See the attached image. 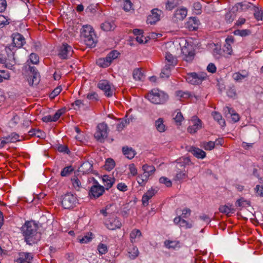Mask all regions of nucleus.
<instances>
[{
  "instance_id": "obj_1",
  "label": "nucleus",
  "mask_w": 263,
  "mask_h": 263,
  "mask_svg": "<svg viewBox=\"0 0 263 263\" xmlns=\"http://www.w3.org/2000/svg\"><path fill=\"white\" fill-rule=\"evenodd\" d=\"M37 225L33 221L25 223L22 227V232L27 244L31 246L36 243L41 238V234L37 232Z\"/></svg>"
},
{
  "instance_id": "obj_2",
  "label": "nucleus",
  "mask_w": 263,
  "mask_h": 263,
  "mask_svg": "<svg viewBox=\"0 0 263 263\" xmlns=\"http://www.w3.org/2000/svg\"><path fill=\"white\" fill-rule=\"evenodd\" d=\"M81 36L84 38V42L87 46L93 48L96 45V42L93 36H95L94 30L90 25H84L81 32Z\"/></svg>"
},
{
  "instance_id": "obj_3",
  "label": "nucleus",
  "mask_w": 263,
  "mask_h": 263,
  "mask_svg": "<svg viewBox=\"0 0 263 263\" xmlns=\"http://www.w3.org/2000/svg\"><path fill=\"white\" fill-rule=\"evenodd\" d=\"M146 98L152 103L159 104L164 103L168 99V96L163 91L153 89L147 94Z\"/></svg>"
},
{
  "instance_id": "obj_4",
  "label": "nucleus",
  "mask_w": 263,
  "mask_h": 263,
  "mask_svg": "<svg viewBox=\"0 0 263 263\" xmlns=\"http://www.w3.org/2000/svg\"><path fill=\"white\" fill-rule=\"evenodd\" d=\"M92 180L93 184L89 190L88 195L90 199H97L103 194L105 189L94 178H92Z\"/></svg>"
},
{
  "instance_id": "obj_5",
  "label": "nucleus",
  "mask_w": 263,
  "mask_h": 263,
  "mask_svg": "<svg viewBox=\"0 0 263 263\" xmlns=\"http://www.w3.org/2000/svg\"><path fill=\"white\" fill-rule=\"evenodd\" d=\"M108 131V128L105 123H99L97 126V131L94 134V137L98 141L103 143L107 137Z\"/></svg>"
},
{
  "instance_id": "obj_6",
  "label": "nucleus",
  "mask_w": 263,
  "mask_h": 263,
  "mask_svg": "<svg viewBox=\"0 0 263 263\" xmlns=\"http://www.w3.org/2000/svg\"><path fill=\"white\" fill-rule=\"evenodd\" d=\"M206 78V74L203 72H191L185 77L187 82L192 85H199Z\"/></svg>"
},
{
  "instance_id": "obj_7",
  "label": "nucleus",
  "mask_w": 263,
  "mask_h": 263,
  "mask_svg": "<svg viewBox=\"0 0 263 263\" xmlns=\"http://www.w3.org/2000/svg\"><path fill=\"white\" fill-rule=\"evenodd\" d=\"M61 204L65 209L73 208L77 201L76 196L70 193H68L61 197Z\"/></svg>"
},
{
  "instance_id": "obj_8",
  "label": "nucleus",
  "mask_w": 263,
  "mask_h": 263,
  "mask_svg": "<svg viewBox=\"0 0 263 263\" xmlns=\"http://www.w3.org/2000/svg\"><path fill=\"white\" fill-rule=\"evenodd\" d=\"M29 69L31 73L29 79H28L29 84L30 86L37 85L40 81V74L34 66H29Z\"/></svg>"
},
{
  "instance_id": "obj_9",
  "label": "nucleus",
  "mask_w": 263,
  "mask_h": 263,
  "mask_svg": "<svg viewBox=\"0 0 263 263\" xmlns=\"http://www.w3.org/2000/svg\"><path fill=\"white\" fill-rule=\"evenodd\" d=\"M181 52L184 56L183 59L186 62L191 63L194 60L195 53L191 46H184L182 48Z\"/></svg>"
},
{
  "instance_id": "obj_10",
  "label": "nucleus",
  "mask_w": 263,
  "mask_h": 263,
  "mask_svg": "<svg viewBox=\"0 0 263 263\" xmlns=\"http://www.w3.org/2000/svg\"><path fill=\"white\" fill-rule=\"evenodd\" d=\"M98 87L104 92L105 95L107 97L112 96L113 91L111 90L109 82L106 80L100 81L98 84Z\"/></svg>"
},
{
  "instance_id": "obj_11",
  "label": "nucleus",
  "mask_w": 263,
  "mask_h": 263,
  "mask_svg": "<svg viewBox=\"0 0 263 263\" xmlns=\"http://www.w3.org/2000/svg\"><path fill=\"white\" fill-rule=\"evenodd\" d=\"M174 163L176 164V171H185V166L192 164L189 157H182L176 160Z\"/></svg>"
},
{
  "instance_id": "obj_12",
  "label": "nucleus",
  "mask_w": 263,
  "mask_h": 263,
  "mask_svg": "<svg viewBox=\"0 0 263 263\" xmlns=\"http://www.w3.org/2000/svg\"><path fill=\"white\" fill-rule=\"evenodd\" d=\"M162 12L161 10L155 8L151 11V14L148 15L147 18V22L151 25L155 24L160 19V16Z\"/></svg>"
},
{
  "instance_id": "obj_13",
  "label": "nucleus",
  "mask_w": 263,
  "mask_h": 263,
  "mask_svg": "<svg viewBox=\"0 0 263 263\" xmlns=\"http://www.w3.org/2000/svg\"><path fill=\"white\" fill-rule=\"evenodd\" d=\"M185 150L191 153L195 157L198 159H203L206 156V153L204 151L193 146H186Z\"/></svg>"
},
{
  "instance_id": "obj_14",
  "label": "nucleus",
  "mask_w": 263,
  "mask_h": 263,
  "mask_svg": "<svg viewBox=\"0 0 263 263\" xmlns=\"http://www.w3.org/2000/svg\"><path fill=\"white\" fill-rule=\"evenodd\" d=\"M71 51L72 52L71 47L67 43H63L60 47L58 55L62 59H67Z\"/></svg>"
},
{
  "instance_id": "obj_15",
  "label": "nucleus",
  "mask_w": 263,
  "mask_h": 263,
  "mask_svg": "<svg viewBox=\"0 0 263 263\" xmlns=\"http://www.w3.org/2000/svg\"><path fill=\"white\" fill-rule=\"evenodd\" d=\"M13 43L14 46L18 48L22 47L25 43V40L23 35L20 33H13L12 35Z\"/></svg>"
},
{
  "instance_id": "obj_16",
  "label": "nucleus",
  "mask_w": 263,
  "mask_h": 263,
  "mask_svg": "<svg viewBox=\"0 0 263 263\" xmlns=\"http://www.w3.org/2000/svg\"><path fill=\"white\" fill-rule=\"evenodd\" d=\"M192 121L194 122V124L187 128V132L191 134L196 133L197 130L201 128V121L197 117L194 116Z\"/></svg>"
},
{
  "instance_id": "obj_17",
  "label": "nucleus",
  "mask_w": 263,
  "mask_h": 263,
  "mask_svg": "<svg viewBox=\"0 0 263 263\" xmlns=\"http://www.w3.org/2000/svg\"><path fill=\"white\" fill-rule=\"evenodd\" d=\"M107 228L111 230H114L116 229L120 228L122 223L117 217L110 218L106 223Z\"/></svg>"
},
{
  "instance_id": "obj_18",
  "label": "nucleus",
  "mask_w": 263,
  "mask_h": 263,
  "mask_svg": "<svg viewBox=\"0 0 263 263\" xmlns=\"http://www.w3.org/2000/svg\"><path fill=\"white\" fill-rule=\"evenodd\" d=\"M200 24L199 20L196 17H191L186 23V27L190 30H197Z\"/></svg>"
},
{
  "instance_id": "obj_19",
  "label": "nucleus",
  "mask_w": 263,
  "mask_h": 263,
  "mask_svg": "<svg viewBox=\"0 0 263 263\" xmlns=\"http://www.w3.org/2000/svg\"><path fill=\"white\" fill-rule=\"evenodd\" d=\"M102 179L104 185V187L106 190L111 188L115 182V179L114 178H112L107 175H103L102 177Z\"/></svg>"
},
{
  "instance_id": "obj_20",
  "label": "nucleus",
  "mask_w": 263,
  "mask_h": 263,
  "mask_svg": "<svg viewBox=\"0 0 263 263\" xmlns=\"http://www.w3.org/2000/svg\"><path fill=\"white\" fill-rule=\"evenodd\" d=\"M187 15V10L185 8H181L176 10L174 18L175 21L183 20Z\"/></svg>"
},
{
  "instance_id": "obj_21",
  "label": "nucleus",
  "mask_w": 263,
  "mask_h": 263,
  "mask_svg": "<svg viewBox=\"0 0 263 263\" xmlns=\"http://www.w3.org/2000/svg\"><path fill=\"white\" fill-rule=\"evenodd\" d=\"M92 164L88 161L84 162L79 168V172L83 174H87L92 171Z\"/></svg>"
},
{
  "instance_id": "obj_22",
  "label": "nucleus",
  "mask_w": 263,
  "mask_h": 263,
  "mask_svg": "<svg viewBox=\"0 0 263 263\" xmlns=\"http://www.w3.org/2000/svg\"><path fill=\"white\" fill-rule=\"evenodd\" d=\"M122 149L123 154L129 159H132L136 154V151L133 148L127 146H123Z\"/></svg>"
},
{
  "instance_id": "obj_23",
  "label": "nucleus",
  "mask_w": 263,
  "mask_h": 263,
  "mask_svg": "<svg viewBox=\"0 0 263 263\" xmlns=\"http://www.w3.org/2000/svg\"><path fill=\"white\" fill-rule=\"evenodd\" d=\"M115 27L116 25L113 22L105 21L101 25V28L105 31L113 30Z\"/></svg>"
},
{
  "instance_id": "obj_24",
  "label": "nucleus",
  "mask_w": 263,
  "mask_h": 263,
  "mask_svg": "<svg viewBox=\"0 0 263 263\" xmlns=\"http://www.w3.org/2000/svg\"><path fill=\"white\" fill-rule=\"evenodd\" d=\"M165 60L167 62V64L165 65H169V67L175 66L177 64L176 59L170 52H166L165 54Z\"/></svg>"
},
{
  "instance_id": "obj_25",
  "label": "nucleus",
  "mask_w": 263,
  "mask_h": 263,
  "mask_svg": "<svg viewBox=\"0 0 263 263\" xmlns=\"http://www.w3.org/2000/svg\"><path fill=\"white\" fill-rule=\"evenodd\" d=\"M163 119L161 118H159L155 121V126L157 130L162 133L165 131V125L163 123Z\"/></svg>"
},
{
  "instance_id": "obj_26",
  "label": "nucleus",
  "mask_w": 263,
  "mask_h": 263,
  "mask_svg": "<svg viewBox=\"0 0 263 263\" xmlns=\"http://www.w3.org/2000/svg\"><path fill=\"white\" fill-rule=\"evenodd\" d=\"M180 242L179 241H171L166 240L164 241V245L168 249H176L180 248Z\"/></svg>"
},
{
  "instance_id": "obj_27",
  "label": "nucleus",
  "mask_w": 263,
  "mask_h": 263,
  "mask_svg": "<svg viewBox=\"0 0 263 263\" xmlns=\"http://www.w3.org/2000/svg\"><path fill=\"white\" fill-rule=\"evenodd\" d=\"M93 234L91 232L87 233L83 237L79 236L78 239L81 243H86L90 242L92 239Z\"/></svg>"
},
{
  "instance_id": "obj_28",
  "label": "nucleus",
  "mask_w": 263,
  "mask_h": 263,
  "mask_svg": "<svg viewBox=\"0 0 263 263\" xmlns=\"http://www.w3.org/2000/svg\"><path fill=\"white\" fill-rule=\"evenodd\" d=\"M116 163L112 158H107L104 165V169L108 171L112 170L115 166Z\"/></svg>"
},
{
  "instance_id": "obj_29",
  "label": "nucleus",
  "mask_w": 263,
  "mask_h": 263,
  "mask_svg": "<svg viewBox=\"0 0 263 263\" xmlns=\"http://www.w3.org/2000/svg\"><path fill=\"white\" fill-rule=\"evenodd\" d=\"M231 206V205L230 206L227 205H221L219 207V210L220 212L228 215L230 213H234V209Z\"/></svg>"
},
{
  "instance_id": "obj_30",
  "label": "nucleus",
  "mask_w": 263,
  "mask_h": 263,
  "mask_svg": "<svg viewBox=\"0 0 263 263\" xmlns=\"http://www.w3.org/2000/svg\"><path fill=\"white\" fill-rule=\"evenodd\" d=\"M233 33L235 35H239L241 37H245L251 34V31L249 29H237L233 32Z\"/></svg>"
},
{
  "instance_id": "obj_31",
  "label": "nucleus",
  "mask_w": 263,
  "mask_h": 263,
  "mask_svg": "<svg viewBox=\"0 0 263 263\" xmlns=\"http://www.w3.org/2000/svg\"><path fill=\"white\" fill-rule=\"evenodd\" d=\"M212 115L215 120L217 121L219 124L221 126L226 125L225 120L222 118L221 115L217 112H213Z\"/></svg>"
},
{
  "instance_id": "obj_32",
  "label": "nucleus",
  "mask_w": 263,
  "mask_h": 263,
  "mask_svg": "<svg viewBox=\"0 0 263 263\" xmlns=\"http://www.w3.org/2000/svg\"><path fill=\"white\" fill-rule=\"evenodd\" d=\"M226 108L228 110V113L231 115L232 121L235 123L238 122L240 119L239 115L235 112L233 108L229 107H226Z\"/></svg>"
},
{
  "instance_id": "obj_33",
  "label": "nucleus",
  "mask_w": 263,
  "mask_h": 263,
  "mask_svg": "<svg viewBox=\"0 0 263 263\" xmlns=\"http://www.w3.org/2000/svg\"><path fill=\"white\" fill-rule=\"evenodd\" d=\"M176 174L174 178V180L175 181H180L185 178L187 177V171H176Z\"/></svg>"
},
{
  "instance_id": "obj_34",
  "label": "nucleus",
  "mask_w": 263,
  "mask_h": 263,
  "mask_svg": "<svg viewBox=\"0 0 263 263\" xmlns=\"http://www.w3.org/2000/svg\"><path fill=\"white\" fill-rule=\"evenodd\" d=\"M133 77L136 81H141L143 74L140 68H136L133 70Z\"/></svg>"
},
{
  "instance_id": "obj_35",
  "label": "nucleus",
  "mask_w": 263,
  "mask_h": 263,
  "mask_svg": "<svg viewBox=\"0 0 263 263\" xmlns=\"http://www.w3.org/2000/svg\"><path fill=\"white\" fill-rule=\"evenodd\" d=\"M97 64L101 67H107L110 64V61L107 59V58H101L98 59L96 62Z\"/></svg>"
},
{
  "instance_id": "obj_36",
  "label": "nucleus",
  "mask_w": 263,
  "mask_h": 263,
  "mask_svg": "<svg viewBox=\"0 0 263 263\" xmlns=\"http://www.w3.org/2000/svg\"><path fill=\"white\" fill-rule=\"evenodd\" d=\"M20 136L15 133H12L10 135H9L5 137V139L7 140L8 143L15 142L16 141H20V140L18 139Z\"/></svg>"
},
{
  "instance_id": "obj_37",
  "label": "nucleus",
  "mask_w": 263,
  "mask_h": 263,
  "mask_svg": "<svg viewBox=\"0 0 263 263\" xmlns=\"http://www.w3.org/2000/svg\"><path fill=\"white\" fill-rule=\"evenodd\" d=\"M142 169L145 174H147L149 176L153 174L156 171L154 166H149L147 164L143 165L142 166Z\"/></svg>"
},
{
  "instance_id": "obj_38",
  "label": "nucleus",
  "mask_w": 263,
  "mask_h": 263,
  "mask_svg": "<svg viewBox=\"0 0 263 263\" xmlns=\"http://www.w3.org/2000/svg\"><path fill=\"white\" fill-rule=\"evenodd\" d=\"M248 76L247 72H244V73H241L239 72H235L233 74V78L237 82H241L243 79L247 78Z\"/></svg>"
},
{
  "instance_id": "obj_39",
  "label": "nucleus",
  "mask_w": 263,
  "mask_h": 263,
  "mask_svg": "<svg viewBox=\"0 0 263 263\" xmlns=\"http://www.w3.org/2000/svg\"><path fill=\"white\" fill-rule=\"evenodd\" d=\"M171 74V67L169 65H165L160 73V78H168Z\"/></svg>"
},
{
  "instance_id": "obj_40",
  "label": "nucleus",
  "mask_w": 263,
  "mask_h": 263,
  "mask_svg": "<svg viewBox=\"0 0 263 263\" xmlns=\"http://www.w3.org/2000/svg\"><path fill=\"white\" fill-rule=\"evenodd\" d=\"M252 9L254 11V16L255 18L258 21L262 20L263 17V12L259 10L258 7L254 6H252Z\"/></svg>"
},
{
  "instance_id": "obj_41",
  "label": "nucleus",
  "mask_w": 263,
  "mask_h": 263,
  "mask_svg": "<svg viewBox=\"0 0 263 263\" xmlns=\"http://www.w3.org/2000/svg\"><path fill=\"white\" fill-rule=\"evenodd\" d=\"M30 136H34L39 138H44L45 137V133L40 129H32L29 132Z\"/></svg>"
},
{
  "instance_id": "obj_42",
  "label": "nucleus",
  "mask_w": 263,
  "mask_h": 263,
  "mask_svg": "<svg viewBox=\"0 0 263 263\" xmlns=\"http://www.w3.org/2000/svg\"><path fill=\"white\" fill-rule=\"evenodd\" d=\"M239 6L240 7V9L241 10H244L246 9H248L251 8V4L249 3H238L235 5V7L237 8V10H239Z\"/></svg>"
},
{
  "instance_id": "obj_43",
  "label": "nucleus",
  "mask_w": 263,
  "mask_h": 263,
  "mask_svg": "<svg viewBox=\"0 0 263 263\" xmlns=\"http://www.w3.org/2000/svg\"><path fill=\"white\" fill-rule=\"evenodd\" d=\"M119 55V52H118L117 50H112L111 52H110L106 56L107 59L110 61L111 63L112 61V60H114L118 58V55Z\"/></svg>"
},
{
  "instance_id": "obj_44",
  "label": "nucleus",
  "mask_w": 263,
  "mask_h": 263,
  "mask_svg": "<svg viewBox=\"0 0 263 263\" xmlns=\"http://www.w3.org/2000/svg\"><path fill=\"white\" fill-rule=\"evenodd\" d=\"M178 3L177 0H168L166 4V8L170 10H172L177 6Z\"/></svg>"
},
{
  "instance_id": "obj_45",
  "label": "nucleus",
  "mask_w": 263,
  "mask_h": 263,
  "mask_svg": "<svg viewBox=\"0 0 263 263\" xmlns=\"http://www.w3.org/2000/svg\"><path fill=\"white\" fill-rule=\"evenodd\" d=\"M73 171L71 166L65 167L61 172V175L63 177L66 176L70 174Z\"/></svg>"
},
{
  "instance_id": "obj_46",
  "label": "nucleus",
  "mask_w": 263,
  "mask_h": 263,
  "mask_svg": "<svg viewBox=\"0 0 263 263\" xmlns=\"http://www.w3.org/2000/svg\"><path fill=\"white\" fill-rule=\"evenodd\" d=\"M215 145V142L209 141L208 142L204 143L202 146L205 150L210 151L214 148Z\"/></svg>"
},
{
  "instance_id": "obj_47",
  "label": "nucleus",
  "mask_w": 263,
  "mask_h": 263,
  "mask_svg": "<svg viewBox=\"0 0 263 263\" xmlns=\"http://www.w3.org/2000/svg\"><path fill=\"white\" fill-rule=\"evenodd\" d=\"M98 250L100 254H105L107 252V247L103 243H100L98 246Z\"/></svg>"
},
{
  "instance_id": "obj_48",
  "label": "nucleus",
  "mask_w": 263,
  "mask_h": 263,
  "mask_svg": "<svg viewBox=\"0 0 263 263\" xmlns=\"http://www.w3.org/2000/svg\"><path fill=\"white\" fill-rule=\"evenodd\" d=\"M10 75L9 72L6 70H0V82H2L4 80L9 79Z\"/></svg>"
},
{
  "instance_id": "obj_49",
  "label": "nucleus",
  "mask_w": 263,
  "mask_h": 263,
  "mask_svg": "<svg viewBox=\"0 0 263 263\" xmlns=\"http://www.w3.org/2000/svg\"><path fill=\"white\" fill-rule=\"evenodd\" d=\"M124 2L123 9L125 11H129L132 8L133 4L130 0H123Z\"/></svg>"
},
{
  "instance_id": "obj_50",
  "label": "nucleus",
  "mask_w": 263,
  "mask_h": 263,
  "mask_svg": "<svg viewBox=\"0 0 263 263\" xmlns=\"http://www.w3.org/2000/svg\"><path fill=\"white\" fill-rule=\"evenodd\" d=\"M61 90V86H58L50 93V94L49 95V97L51 99H54L56 96H57L60 93Z\"/></svg>"
},
{
  "instance_id": "obj_51",
  "label": "nucleus",
  "mask_w": 263,
  "mask_h": 263,
  "mask_svg": "<svg viewBox=\"0 0 263 263\" xmlns=\"http://www.w3.org/2000/svg\"><path fill=\"white\" fill-rule=\"evenodd\" d=\"M159 182L161 183L164 184L167 187L172 186V181L166 177H162L159 179Z\"/></svg>"
},
{
  "instance_id": "obj_52",
  "label": "nucleus",
  "mask_w": 263,
  "mask_h": 263,
  "mask_svg": "<svg viewBox=\"0 0 263 263\" xmlns=\"http://www.w3.org/2000/svg\"><path fill=\"white\" fill-rule=\"evenodd\" d=\"M57 149L61 153H64L67 154L70 153L68 147L65 145L59 144L57 147Z\"/></svg>"
},
{
  "instance_id": "obj_53",
  "label": "nucleus",
  "mask_w": 263,
  "mask_h": 263,
  "mask_svg": "<svg viewBox=\"0 0 263 263\" xmlns=\"http://www.w3.org/2000/svg\"><path fill=\"white\" fill-rule=\"evenodd\" d=\"M20 256L21 257L18 259H22L29 261H30V260L33 258L32 255H31L29 253H23L22 254H20Z\"/></svg>"
},
{
  "instance_id": "obj_54",
  "label": "nucleus",
  "mask_w": 263,
  "mask_h": 263,
  "mask_svg": "<svg viewBox=\"0 0 263 263\" xmlns=\"http://www.w3.org/2000/svg\"><path fill=\"white\" fill-rule=\"evenodd\" d=\"M30 60L32 64H36L39 61V58L36 54L32 53L30 55Z\"/></svg>"
},
{
  "instance_id": "obj_55",
  "label": "nucleus",
  "mask_w": 263,
  "mask_h": 263,
  "mask_svg": "<svg viewBox=\"0 0 263 263\" xmlns=\"http://www.w3.org/2000/svg\"><path fill=\"white\" fill-rule=\"evenodd\" d=\"M141 235V233L139 230L135 229L132 231L130 234V237L132 239L136 238L137 236L140 237Z\"/></svg>"
},
{
  "instance_id": "obj_56",
  "label": "nucleus",
  "mask_w": 263,
  "mask_h": 263,
  "mask_svg": "<svg viewBox=\"0 0 263 263\" xmlns=\"http://www.w3.org/2000/svg\"><path fill=\"white\" fill-rule=\"evenodd\" d=\"M175 121L179 125L181 124V122L183 119V117L182 114L180 112H178L175 116L174 118Z\"/></svg>"
},
{
  "instance_id": "obj_57",
  "label": "nucleus",
  "mask_w": 263,
  "mask_h": 263,
  "mask_svg": "<svg viewBox=\"0 0 263 263\" xmlns=\"http://www.w3.org/2000/svg\"><path fill=\"white\" fill-rule=\"evenodd\" d=\"M9 24L8 21L5 17L4 16L0 15V28H3L6 25Z\"/></svg>"
},
{
  "instance_id": "obj_58",
  "label": "nucleus",
  "mask_w": 263,
  "mask_h": 263,
  "mask_svg": "<svg viewBox=\"0 0 263 263\" xmlns=\"http://www.w3.org/2000/svg\"><path fill=\"white\" fill-rule=\"evenodd\" d=\"M234 17L233 14L231 12L227 13L225 15V18L228 23H232L234 20Z\"/></svg>"
},
{
  "instance_id": "obj_59",
  "label": "nucleus",
  "mask_w": 263,
  "mask_h": 263,
  "mask_svg": "<svg viewBox=\"0 0 263 263\" xmlns=\"http://www.w3.org/2000/svg\"><path fill=\"white\" fill-rule=\"evenodd\" d=\"M87 98L88 99L92 101H97L98 100V96L97 93L95 92L88 93L87 95Z\"/></svg>"
},
{
  "instance_id": "obj_60",
  "label": "nucleus",
  "mask_w": 263,
  "mask_h": 263,
  "mask_svg": "<svg viewBox=\"0 0 263 263\" xmlns=\"http://www.w3.org/2000/svg\"><path fill=\"white\" fill-rule=\"evenodd\" d=\"M143 35H140V36H137L136 37V40L140 44H143V43H146L147 42L148 40V39H149V37L148 36H147V37H144V39H145V41H144L143 40Z\"/></svg>"
},
{
  "instance_id": "obj_61",
  "label": "nucleus",
  "mask_w": 263,
  "mask_h": 263,
  "mask_svg": "<svg viewBox=\"0 0 263 263\" xmlns=\"http://www.w3.org/2000/svg\"><path fill=\"white\" fill-rule=\"evenodd\" d=\"M207 70L211 73H215L216 71V67L213 63H210L207 66Z\"/></svg>"
},
{
  "instance_id": "obj_62",
  "label": "nucleus",
  "mask_w": 263,
  "mask_h": 263,
  "mask_svg": "<svg viewBox=\"0 0 263 263\" xmlns=\"http://www.w3.org/2000/svg\"><path fill=\"white\" fill-rule=\"evenodd\" d=\"M180 227H185L186 229L191 228L192 224L189 223L187 221L184 219H182L180 224Z\"/></svg>"
},
{
  "instance_id": "obj_63",
  "label": "nucleus",
  "mask_w": 263,
  "mask_h": 263,
  "mask_svg": "<svg viewBox=\"0 0 263 263\" xmlns=\"http://www.w3.org/2000/svg\"><path fill=\"white\" fill-rule=\"evenodd\" d=\"M157 192V190L152 188L151 190H148L144 195H147L151 199Z\"/></svg>"
},
{
  "instance_id": "obj_64",
  "label": "nucleus",
  "mask_w": 263,
  "mask_h": 263,
  "mask_svg": "<svg viewBox=\"0 0 263 263\" xmlns=\"http://www.w3.org/2000/svg\"><path fill=\"white\" fill-rule=\"evenodd\" d=\"M256 193L261 197H263V186L257 185L255 188Z\"/></svg>"
}]
</instances>
